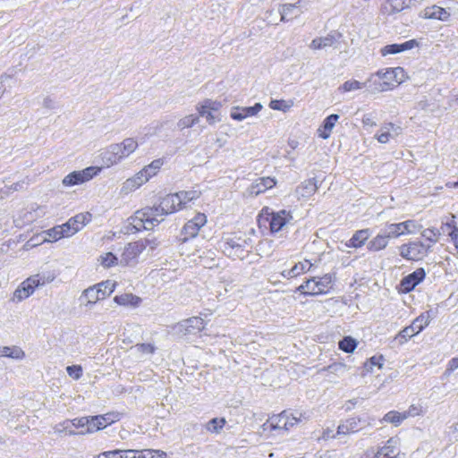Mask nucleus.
Instances as JSON below:
<instances>
[{
  "label": "nucleus",
  "instance_id": "412c9836",
  "mask_svg": "<svg viewBox=\"0 0 458 458\" xmlns=\"http://www.w3.org/2000/svg\"><path fill=\"white\" fill-rule=\"evenodd\" d=\"M100 159L106 168L112 167L123 161L114 144H110L100 152Z\"/></svg>",
  "mask_w": 458,
  "mask_h": 458
},
{
  "label": "nucleus",
  "instance_id": "69168bd1",
  "mask_svg": "<svg viewBox=\"0 0 458 458\" xmlns=\"http://www.w3.org/2000/svg\"><path fill=\"white\" fill-rule=\"evenodd\" d=\"M45 236H43V234H36L34 236H32L24 245V248L26 250H30L36 246H38L42 243H45L46 242H42V239L44 238Z\"/></svg>",
  "mask_w": 458,
  "mask_h": 458
},
{
  "label": "nucleus",
  "instance_id": "cd10ccee",
  "mask_svg": "<svg viewBox=\"0 0 458 458\" xmlns=\"http://www.w3.org/2000/svg\"><path fill=\"white\" fill-rule=\"evenodd\" d=\"M422 17L425 19H436L439 21H447L450 13L445 9L437 5L427 7L422 12Z\"/></svg>",
  "mask_w": 458,
  "mask_h": 458
},
{
  "label": "nucleus",
  "instance_id": "dca6fc26",
  "mask_svg": "<svg viewBox=\"0 0 458 458\" xmlns=\"http://www.w3.org/2000/svg\"><path fill=\"white\" fill-rule=\"evenodd\" d=\"M293 220L291 211L282 209L278 212H273L270 219V231L277 233L281 231L288 223Z\"/></svg>",
  "mask_w": 458,
  "mask_h": 458
},
{
  "label": "nucleus",
  "instance_id": "a19ab883",
  "mask_svg": "<svg viewBox=\"0 0 458 458\" xmlns=\"http://www.w3.org/2000/svg\"><path fill=\"white\" fill-rule=\"evenodd\" d=\"M163 160L162 159H156L153 160L149 165L144 166L140 173L145 175L146 179L148 181L151 177L156 175L157 171L161 168L163 165Z\"/></svg>",
  "mask_w": 458,
  "mask_h": 458
},
{
  "label": "nucleus",
  "instance_id": "c03bdc74",
  "mask_svg": "<svg viewBox=\"0 0 458 458\" xmlns=\"http://www.w3.org/2000/svg\"><path fill=\"white\" fill-rule=\"evenodd\" d=\"M357 340L352 336H345L338 343L339 349L347 353L353 352L357 348Z\"/></svg>",
  "mask_w": 458,
  "mask_h": 458
},
{
  "label": "nucleus",
  "instance_id": "f3484780",
  "mask_svg": "<svg viewBox=\"0 0 458 458\" xmlns=\"http://www.w3.org/2000/svg\"><path fill=\"white\" fill-rule=\"evenodd\" d=\"M263 108L260 103H256L253 106H233L230 111V116L235 121H242L247 117L258 114Z\"/></svg>",
  "mask_w": 458,
  "mask_h": 458
},
{
  "label": "nucleus",
  "instance_id": "774afa93",
  "mask_svg": "<svg viewBox=\"0 0 458 458\" xmlns=\"http://www.w3.org/2000/svg\"><path fill=\"white\" fill-rule=\"evenodd\" d=\"M373 366H377L379 369L383 366V357L382 356H373L371 357L367 363H365V369L367 371H370Z\"/></svg>",
  "mask_w": 458,
  "mask_h": 458
},
{
  "label": "nucleus",
  "instance_id": "680f3d73",
  "mask_svg": "<svg viewBox=\"0 0 458 458\" xmlns=\"http://www.w3.org/2000/svg\"><path fill=\"white\" fill-rule=\"evenodd\" d=\"M37 218V216L33 214L32 211H26L23 214V220L21 221V218L18 217L15 219V224L17 226H23L25 224H30Z\"/></svg>",
  "mask_w": 458,
  "mask_h": 458
},
{
  "label": "nucleus",
  "instance_id": "f8f14e48",
  "mask_svg": "<svg viewBox=\"0 0 458 458\" xmlns=\"http://www.w3.org/2000/svg\"><path fill=\"white\" fill-rule=\"evenodd\" d=\"M141 253H143L141 243H139L138 241L129 242L121 254L120 264L125 267H134Z\"/></svg>",
  "mask_w": 458,
  "mask_h": 458
},
{
  "label": "nucleus",
  "instance_id": "79ce46f5",
  "mask_svg": "<svg viewBox=\"0 0 458 458\" xmlns=\"http://www.w3.org/2000/svg\"><path fill=\"white\" fill-rule=\"evenodd\" d=\"M399 130V127L395 128L394 124L390 123L383 126L376 137L380 143H387L391 138L390 131H395L396 134H398L399 132L397 131Z\"/></svg>",
  "mask_w": 458,
  "mask_h": 458
},
{
  "label": "nucleus",
  "instance_id": "f704fd0d",
  "mask_svg": "<svg viewBox=\"0 0 458 458\" xmlns=\"http://www.w3.org/2000/svg\"><path fill=\"white\" fill-rule=\"evenodd\" d=\"M88 421L89 428L79 431L80 434H91L106 428L105 418L100 415L88 417Z\"/></svg>",
  "mask_w": 458,
  "mask_h": 458
},
{
  "label": "nucleus",
  "instance_id": "ea45409f",
  "mask_svg": "<svg viewBox=\"0 0 458 458\" xmlns=\"http://www.w3.org/2000/svg\"><path fill=\"white\" fill-rule=\"evenodd\" d=\"M178 198L181 200V208L182 209L187 208V205L195 199H198L200 197V191L197 190H190V191H182L177 192Z\"/></svg>",
  "mask_w": 458,
  "mask_h": 458
},
{
  "label": "nucleus",
  "instance_id": "de8ad7c7",
  "mask_svg": "<svg viewBox=\"0 0 458 458\" xmlns=\"http://www.w3.org/2000/svg\"><path fill=\"white\" fill-rule=\"evenodd\" d=\"M404 420H406L403 412L397 411H391L383 417V421L399 426Z\"/></svg>",
  "mask_w": 458,
  "mask_h": 458
},
{
  "label": "nucleus",
  "instance_id": "1a4fd4ad",
  "mask_svg": "<svg viewBox=\"0 0 458 458\" xmlns=\"http://www.w3.org/2000/svg\"><path fill=\"white\" fill-rule=\"evenodd\" d=\"M100 171L101 167L98 166H89L82 170L73 171L63 178L62 184L66 188L81 185L97 176Z\"/></svg>",
  "mask_w": 458,
  "mask_h": 458
},
{
  "label": "nucleus",
  "instance_id": "f257e3e1",
  "mask_svg": "<svg viewBox=\"0 0 458 458\" xmlns=\"http://www.w3.org/2000/svg\"><path fill=\"white\" fill-rule=\"evenodd\" d=\"M167 212L161 209V201L158 205L153 207H146L134 213L130 217L131 225L137 230L141 229L152 230L164 221V217L167 216Z\"/></svg>",
  "mask_w": 458,
  "mask_h": 458
},
{
  "label": "nucleus",
  "instance_id": "a211bd4d",
  "mask_svg": "<svg viewBox=\"0 0 458 458\" xmlns=\"http://www.w3.org/2000/svg\"><path fill=\"white\" fill-rule=\"evenodd\" d=\"M147 182H148L145 175L139 171L137 174H135L133 176L126 179L120 190V193L122 195H128L136 190H138L140 186L145 184Z\"/></svg>",
  "mask_w": 458,
  "mask_h": 458
},
{
  "label": "nucleus",
  "instance_id": "bb28decb",
  "mask_svg": "<svg viewBox=\"0 0 458 458\" xmlns=\"http://www.w3.org/2000/svg\"><path fill=\"white\" fill-rule=\"evenodd\" d=\"M160 201L161 209L167 212L168 215L182 209L180 206L181 200L178 198L177 192L165 196Z\"/></svg>",
  "mask_w": 458,
  "mask_h": 458
},
{
  "label": "nucleus",
  "instance_id": "5fc2aeb1",
  "mask_svg": "<svg viewBox=\"0 0 458 458\" xmlns=\"http://www.w3.org/2000/svg\"><path fill=\"white\" fill-rule=\"evenodd\" d=\"M375 77H377L376 73L372 74L366 81L367 84H369V87L370 88V92L376 94L379 92L388 91L387 89H385L383 85V81L380 79L376 80Z\"/></svg>",
  "mask_w": 458,
  "mask_h": 458
},
{
  "label": "nucleus",
  "instance_id": "e2e57ef3",
  "mask_svg": "<svg viewBox=\"0 0 458 458\" xmlns=\"http://www.w3.org/2000/svg\"><path fill=\"white\" fill-rule=\"evenodd\" d=\"M405 418L409 417H416L423 414L422 406L420 404H411L409 406L408 410L403 411Z\"/></svg>",
  "mask_w": 458,
  "mask_h": 458
},
{
  "label": "nucleus",
  "instance_id": "0eeeda50",
  "mask_svg": "<svg viewBox=\"0 0 458 458\" xmlns=\"http://www.w3.org/2000/svg\"><path fill=\"white\" fill-rule=\"evenodd\" d=\"M221 107L222 103L220 101L205 98L196 105V111L199 114V117L205 118L209 125H213L222 119L220 114Z\"/></svg>",
  "mask_w": 458,
  "mask_h": 458
},
{
  "label": "nucleus",
  "instance_id": "423d86ee",
  "mask_svg": "<svg viewBox=\"0 0 458 458\" xmlns=\"http://www.w3.org/2000/svg\"><path fill=\"white\" fill-rule=\"evenodd\" d=\"M431 250V246L420 241H411L399 247L400 256L409 261L422 260Z\"/></svg>",
  "mask_w": 458,
  "mask_h": 458
},
{
  "label": "nucleus",
  "instance_id": "c9c22d12",
  "mask_svg": "<svg viewBox=\"0 0 458 458\" xmlns=\"http://www.w3.org/2000/svg\"><path fill=\"white\" fill-rule=\"evenodd\" d=\"M370 233L369 229L359 230L352 235L348 242H346V246L349 248H360L364 245Z\"/></svg>",
  "mask_w": 458,
  "mask_h": 458
},
{
  "label": "nucleus",
  "instance_id": "2f4dec72",
  "mask_svg": "<svg viewBox=\"0 0 458 458\" xmlns=\"http://www.w3.org/2000/svg\"><path fill=\"white\" fill-rule=\"evenodd\" d=\"M308 0H298L295 4H284L282 10L284 12V15L291 17H298L303 11L307 10Z\"/></svg>",
  "mask_w": 458,
  "mask_h": 458
},
{
  "label": "nucleus",
  "instance_id": "8fccbe9b",
  "mask_svg": "<svg viewBox=\"0 0 458 458\" xmlns=\"http://www.w3.org/2000/svg\"><path fill=\"white\" fill-rule=\"evenodd\" d=\"M98 261L105 268H109L118 264L117 257L112 252H106L100 255Z\"/></svg>",
  "mask_w": 458,
  "mask_h": 458
},
{
  "label": "nucleus",
  "instance_id": "473e14b6",
  "mask_svg": "<svg viewBox=\"0 0 458 458\" xmlns=\"http://www.w3.org/2000/svg\"><path fill=\"white\" fill-rule=\"evenodd\" d=\"M388 240L389 238L382 230L381 233L369 242L367 248L369 251L374 252L382 250L388 245Z\"/></svg>",
  "mask_w": 458,
  "mask_h": 458
},
{
  "label": "nucleus",
  "instance_id": "4be33fe9",
  "mask_svg": "<svg viewBox=\"0 0 458 458\" xmlns=\"http://www.w3.org/2000/svg\"><path fill=\"white\" fill-rule=\"evenodd\" d=\"M315 264L311 262L310 259H304L296 263L292 268L285 269L281 272V275L284 278H294L297 277L306 272L311 270L312 267Z\"/></svg>",
  "mask_w": 458,
  "mask_h": 458
},
{
  "label": "nucleus",
  "instance_id": "052dcab7",
  "mask_svg": "<svg viewBox=\"0 0 458 458\" xmlns=\"http://www.w3.org/2000/svg\"><path fill=\"white\" fill-rule=\"evenodd\" d=\"M141 452L143 458H166V453L161 450L145 449Z\"/></svg>",
  "mask_w": 458,
  "mask_h": 458
},
{
  "label": "nucleus",
  "instance_id": "9d476101",
  "mask_svg": "<svg viewBox=\"0 0 458 458\" xmlns=\"http://www.w3.org/2000/svg\"><path fill=\"white\" fill-rule=\"evenodd\" d=\"M430 322V315L428 312L422 313L416 318L411 326L404 327L394 338L399 344H403L412 337L421 332Z\"/></svg>",
  "mask_w": 458,
  "mask_h": 458
},
{
  "label": "nucleus",
  "instance_id": "0e129e2a",
  "mask_svg": "<svg viewBox=\"0 0 458 458\" xmlns=\"http://www.w3.org/2000/svg\"><path fill=\"white\" fill-rule=\"evenodd\" d=\"M67 374L75 380L82 376V368L81 365H72L66 368Z\"/></svg>",
  "mask_w": 458,
  "mask_h": 458
},
{
  "label": "nucleus",
  "instance_id": "5701e85b",
  "mask_svg": "<svg viewBox=\"0 0 458 458\" xmlns=\"http://www.w3.org/2000/svg\"><path fill=\"white\" fill-rule=\"evenodd\" d=\"M410 8L408 0H386L381 5L383 14L392 15Z\"/></svg>",
  "mask_w": 458,
  "mask_h": 458
},
{
  "label": "nucleus",
  "instance_id": "3c124183",
  "mask_svg": "<svg viewBox=\"0 0 458 458\" xmlns=\"http://www.w3.org/2000/svg\"><path fill=\"white\" fill-rule=\"evenodd\" d=\"M225 418H214L206 424L205 428L207 431L217 434L225 427Z\"/></svg>",
  "mask_w": 458,
  "mask_h": 458
},
{
  "label": "nucleus",
  "instance_id": "6ab92c4d",
  "mask_svg": "<svg viewBox=\"0 0 458 458\" xmlns=\"http://www.w3.org/2000/svg\"><path fill=\"white\" fill-rule=\"evenodd\" d=\"M400 454L399 439L395 437L389 438L383 446L378 448L375 454L376 458H398Z\"/></svg>",
  "mask_w": 458,
  "mask_h": 458
},
{
  "label": "nucleus",
  "instance_id": "20e7f679",
  "mask_svg": "<svg viewBox=\"0 0 458 458\" xmlns=\"http://www.w3.org/2000/svg\"><path fill=\"white\" fill-rule=\"evenodd\" d=\"M333 276L326 274L323 276H314L304 281L296 288V292L303 295L315 296L327 293L333 285Z\"/></svg>",
  "mask_w": 458,
  "mask_h": 458
},
{
  "label": "nucleus",
  "instance_id": "4468645a",
  "mask_svg": "<svg viewBox=\"0 0 458 458\" xmlns=\"http://www.w3.org/2000/svg\"><path fill=\"white\" fill-rule=\"evenodd\" d=\"M207 223V216L203 213H198L192 219L189 220L183 226L182 233L184 235L183 241L197 236L199 231Z\"/></svg>",
  "mask_w": 458,
  "mask_h": 458
},
{
  "label": "nucleus",
  "instance_id": "09e8293b",
  "mask_svg": "<svg viewBox=\"0 0 458 458\" xmlns=\"http://www.w3.org/2000/svg\"><path fill=\"white\" fill-rule=\"evenodd\" d=\"M54 430L57 434L66 433L70 436L80 434L72 428V420H65L54 427Z\"/></svg>",
  "mask_w": 458,
  "mask_h": 458
},
{
  "label": "nucleus",
  "instance_id": "e433bc0d",
  "mask_svg": "<svg viewBox=\"0 0 458 458\" xmlns=\"http://www.w3.org/2000/svg\"><path fill=\"white\" fill-rule=\"evenodd\" d=\"M336 42V38L334 35L328 34L325 37H319L312 39L310 44V48L313 50L325 49L332 47Z\"/></svg>",
  "mask_w": 458,
  "mask_h": 458
},
{
  "label": "nucleus",
  "instance_id": "39448f33",
  "mask_svg": "<svg viewBox=\"0 0 458 458\" xmlns=\"http://www.w3.org/2000/svg\"><path fill=\"white\" fill-rule=\"evenodd\" d=\"M247 246L248 243L245 239L227 236L223 240L222 250L226 256L232 259H244L250 252Z\"/></svg>",
  "mask_w": 458,
  "mask_h": 458
},
{
  "label": "nucleus",
  "instance_id": "ddd939ff",
  "mask_svg": "<svg viewBox=\"0 0 458 458\" xmlns=\"http://www.w3.org/2000/svg\"><path fill=\"white\" fill-rule=\"evenodd\" d=\"M91 220V215L89 212L80 213L70 218L63 224L66 237H71L81 231Z\"/></svg>",
  "mask_w": 458,
  "mask_h": 458
},
{
  "label": "nucleus",
  "instance_id": "338daca9",
  "mask_svg": "<svg viewBox=\"0 0 458 458\" xmlns=\"http://www.w3.org/2000/svg\"><path fill=\"white\" fill-rule=\"evenodd\" d=\"M72 428L80 429V431L89 428L88 417L75 418L72 420Z\"/></svg>",
  "mask_w": 458,
  "mask_h": 458
},
{
  "label": "nucleus",
  "instance_id": "a18cd8bd",
  "mask_svg": "<svg viewBox=\"0 0 458 458\" xmlns=\"http://www.w3.org/2000/svg\"><path fill=\"white\" fill-rule=\"evenodd\" d=\"M349 369H350V367H348L345 363L335 362L327 367H324L321 370L327 371L328 373H331V374L340 377V376H343Z\"/></svg>",
  "mask_w": 458,
  "mask_h": 458
},
{
  "label": "nucleus",
  "instance_id": "6e6d98bb",
  "mask_svg": "<svg viewBox=\"0 0 458 458\" xmlns=\"http://www.w3.org/2000/svg\"><path fill=\"white\" fill-rule=\"evenodd\" d=\"M199 116L196 114H188L182 119H180L177 123V127L180 130H184L187 128H191L199 123Z\"/></svg>",
  "mask_w": 458,
  "mask_h": 458
},
{
  "label": "nucleus",
  "instance_id": "864d4df0",
  "mask_svg": "<svg viewBox=\"0 0 458 458\" xmlns=\"http://www.w3.org/2000/svg\"><path fill=\"white\" fill-rule=\"evenodd\" d=\"M269 107L273 110H279L283 112H287L293 106V101L292 100H284V99H273L269 102Z\"/></svg>",
  "mask_w": 458,
  "mask_h": 458
},
{
  "label": "nucleus",
  "instance_id": "58836bf2",
  "mask_svg": "<svg viewBox=\"0 0 458 458\" xmlns=\"http://www.w3.org/2000/svg\"><path fill=\"white\" fill-rule=\"evenodd\" d=\"M0 357H7L20 360L25 357V352L18 346H4L0 347Z\"/></svg>",
  "mask_w": 458,
  "mask_h": 458
},
{
  "label": "nucleus",
  "instance_id": "f03ea898",
  "mask_svg": "<svg viewBox=\"0 0 458 458\" xmlns=\"http://www.w3.org/2000/svg\"><path fill=\"white\" fill-rule=\"evenodd\" d=\"M115 286V282L106 280L86 288L79 298L80 305L86 310H91L98 301L110 296Z\"/></svg>",
  "mask_w": 458,
  "mask_h": 458
},
{
  "label": "nucleus",
  "instance_id": "4d7b16f0",
  "mask_svg": "<svg viewBox=\"0 0 458 458\" xmlns=\"http://www.w3.org/2000/svg\"><path fill=\"white\" fill-rule=\"evenodd\" d=\"M138 242L142 244V251L147 250L148 253H152L159 245V242L156 237L140 239Z\"/></svg>",
  "mask_w": 458,
  "mask_h": 458
},
{
  "label": "nucleus",
  "instance_id": "a878e982",
  "mask_svg": "<svg viewBox=\"0 0 458 458\" xmlns=\"http://www.w3.org/2000/svg\"><path fill=\"white\" fill-rule=\"evenodd\" d=\"M121 158L123 160L136 151L139 147L134 138H126L120 143H114Z\"/></svg>",
  "mask_w": 458,
  "mask_h": 458
},
{
  "label": "nucleus",
  "instance_id": "13d9d810",
  "mask_svg": "<svg viewBox=\"0 0 458 458\" xmlns=\"http://www.w3.org/2000/svg\"><path fill=\"white\" fill-rule=\"evenodd\" d=\"M156 346L153 344H137L134 346L131 347V350L135 351L136 352L147 355V354H153L156 352Z\"/></svg>",
  "mask_w": 458,
  "mask_h": 458
},
{
  "label": "nucleus",
  "instance_id": "393cba45",
  "mask_svg": "<svg viewBox=\"0 0 458 458\" xmlns=\"http://www.w3.org/2000/svg\"><path fill=\"white\" fill-rule=\"evenodd\" d=\"M318 190L317 182L314 178L305 180L295 189V195L298 199H306L312 196Z\"/></svg>",
  "mask_w": 458,
  "mask_h": 458
},
{
  "label": "nucleus",
  "instance_id": "aec40b11",
  "mask_svg": "<svg viewBox=\"0 0 458 458\" xmlns=\"http://www.w3.org/2000/svg\"><path fill=\"white\" fill-rule=\"evenodd\" d=\"M425 271L423 268H418L411 274L403 277L401 281V289L403 293H409L415 288L424 278Z\"/></svg>",
  "mask_w": 458,
  "mask_h": 458
},
{
  "label": "nucleus",
  "instance_id": "49530a36",
  "mask_svg": "<svg viewBox=\"0 0 458 458\" xmlns=\"http://www.w3.org/2000/svg\"><path fill=\"white\" fill-rule=\"evenodd\" d=\"M366 86L367 82H360L356 80H349L343 83L338 89L339 91L345 93L361 89Z\"/></svg>",
  "mask_w": 458,
  "mask_h": 458
},
{
  "label": "nucleus",
  "instance_id": "7ed1b4c3",
  "mask_svg": "<svg viewBox=\"0 0 458 458\" xmlns=\"http://www.w3.org/2000/svg\"><path fill=\"white\" fill-rule=\"evenodd\" d=\"M55 278L54 273H38L33 276H30L23 282L20 284V285L16 288V290L13 293V296L11 301L13 302H21L23 300L31 296L35 289L39 286H43L47 284L53 282Z\"/></svg>",
  "mask_w": 458,
  "mask_h": 458
},
{
  "label": "nucleus",
  "instance_id": "9b49d317",
  "mask_svg": "<svg viewBox=\"0 0 458 458\" xmlns=\"http://www.w3.org/2000/svg\"><path fill=\"white\" fill-rule=\"evenodd\" d=\"M376 76L383 81L385 89L388 90L400 85L406 80V72L402 67L389 68L386 71H378Z\"/></svg>",
  "mask_w": 458,
  "mask_h": 458
},
{
  "label": "nucleus",
  "instance_id": "4c0bfd02",
  "mask_svg": "<svg viewBox=\"0 0 458 458\" xmlns=\"http://www.w3.org/2000/svg\"><path fill=\"white\" fill-rule=\"evenodd\" d=\"M42 234L46 235V237H44L42 239V242H54L62 238L66 237L64 229L62 225H56V226H54L53 228L46 230L42 233Z\"/></svg>",
  "mask_w": 458,
  "mask_h": 458
},
{
  "label": "nucleus",
  "instance_id": "c85d7f7f",
  "mask_svg": "<svg viewBox=\"0 0 458 458\" xmlns=\"http://www.w3.org/2000/svg\"><path fill=\"white\" fill-rule=\"evenodd\" d=\"M276 183L275 178L261 177L259 178L250 187V193L259 195L265 192L267 190L273 188Z\"/></svg>",
  "mask_w": 458,
  "mask_h": 458
},
{
  "label": "nucleus",
  "instance_id": "72a5a7b5",
  "mask_svg": "<svg viewBox=\"0 0 458 458\" xmlns=\"http://www.w3.org/2000/svg\"><path fill=\"white\" fill-rule=\"evenodd\" d=\"M114 301L121 306L135 308L140 304L141 299L132 293H123L116 295Z\"/></svg>",
  "mask_w": 458,
  "mask_h": 458
},
{
  "label": "nucleus",
  "instance_id": "37998d69",
  "mask_svg": "<svg viewBox=\"0 0 458 458\" xmlns=\"http://www.w3.org/2000/svg\"><path fill=\"white\" fill-rule=\"evenodd\" d=\"M401 223H394V224H387L384 227L383 231L386 234V236L391 238H397L399 236L404 235L405 233L403 229H402Z\"/></svg>",
  "mask_w": 458,
  "mask_h": 458
},
{
  "label": "nucleus",
  "instance_id": "b1692460",
  "mask_svg": "<svg viewBox=\"0 0 458 458\" xmlns=\"http://www.w3.org/2000/svg\"><path fill=\"white\" fill-rule=\"evenodd\" d=\"M416 46L417 42L414 39H411L401 44L386 45L380 49V54L382 56H386L388 55H395L401 52H404L406 50L412 49Z\"/></svg>",
  "mask_w": 458,
  "mask_h": 458
},
{
  "label": "nucleus",
  "instance_id": "bf43d9fd",
  "mask_svg": "<svg viewBox=\"0 0 458 458\" xmlns=\"http://www.w3.org/2000/svg\"><path fill=\"white\" fill-rule=\"evenodd\" d=\"M421 236L432 243H436L440 236V232L436 228H427L421 232Z\"/></svg>",
  "mask_w": 458,
  "mask_h": 458
},
{
  "label": "nucleus",
  "instance_id": "2eb2a0df",
  "mask_svg": "<svg viewBox=\"0 0 458 458\" xmlns=\"http://www.w3.org/2000/svg\"><path fill=\"white\" fill-rule=\"evenodd\" d=\"M370 425V422H367L365 420L360 418H350L343 421L337 428L336 435H348L360 431L366 426Z\"/></svg>",
  "mask_w": 458,
  "mask_h": 458
},
{
  "label": "nucleus",
  "instance_id": "603ef678",
  "mask_svg": "<svg viewBox=\"0 0 458 458\" xmlns=\"http://www.w3.org/2000/svg\"><path fill=\"white\" fill-rule=\"evenodd\" d=\"M270 426L272 428H284L287 427V412L283 411L280 414L270 418Z\"/></svg>",
  "mask_w": 458,
  "mask_h": 458
},
{
  "label": "nucleus",
  "instance_id": "7c9ffc66",
  "mask_svg": "<svg viewBox=\"0 0 458 458\" xmlns=\"http://www.w3.org/2000/svg\"><path fill=\"white\" fill-rule=\"evenodd\" d=\"M338 119V114H333L327 116L318 130V136L324 140L328 139Z\"/></svg>",
  "mask_w": 458,
  "mask_h": 458
},
{
  "label": "nucleus",
  "instance_id": "c756f323",
  "mask_svg": "<svg viewBox=\"0 0 458 458\" xmlns=\"http://www.w3.org/2000/svg\"><path fill=\"white\" fill-rule=\"evenodd\" d=\"M216 256V251L207 250L198 255L194 261L206 268H213L217 266Z\"/></svg>",
  "mask_w": 458,
  "mask_h": 458
},
{
  "label": "nucleus",
  "instance_id": "6e6552de",
  "mask_svg": "<svg viewBox=\"0 0 458 458\" xmlns=\"http://www.w3.org/2000/svg\"><path fill=\"white\" fill-rule=\"evenodd\" d=\"M206 327V322L199 317H191L183 319L173 326L172 329L175 335L180 338H187L190 335H197Z\"/></svg>",
  "mask_w": 458,
  "mask_h": 458
}]
</instances>
